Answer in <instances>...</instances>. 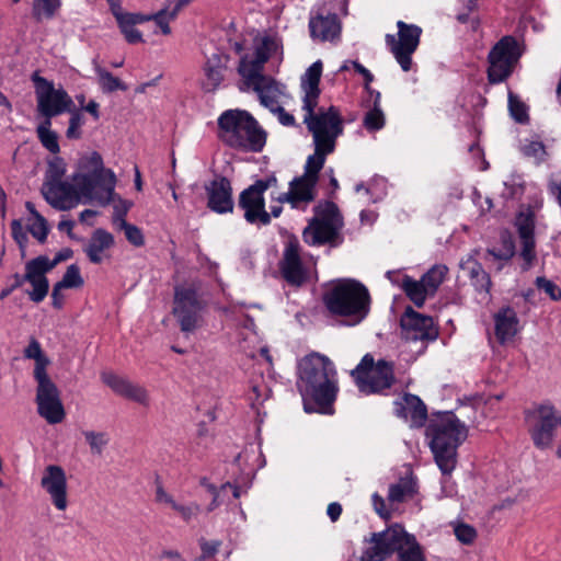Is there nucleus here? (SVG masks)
I'll return each mask as SVG.
<instances>
[{"mask_svg":"<svg viewBox=\"0 0 561 561\" xmlns=\"http://www.w3.org/2000/svg\"><path fill=\"white\" fill-rule=\"evenodd\" d=\"M79 172L72 175V183L66 181L44 182L42 194L45 201L57 210L71 209L79 196L96 201L106 206L115 201L116 178L105 169L102 156L93 151L79 160Z\"/></svg>","mask_w":561,"mask_h":561,"instance_id":"nucleus-1","label":"nucleus"},{"mask_svg":"<svg viewBox=\"0 0 561 561\" xmlns=\"http://www.w3.org/2000/svg\"><path fill=\"white\" fill-rule=\"evenodd\" d=\"M297 387L304 400L311 399L322 411L331 407L339 391L336 370L329 357L311 353L298 363Z\"/></svg>","mask_w":561,"mask_h":561,"instance_id":"nucleus-2","label":"nucleus"},{"mask_svg":"<svg viewBox=\"0 0 561 561\" xmlns=\"http://www.w3.org/2000/svg\"><path fill=\"white\" fill-rule=\"evenodd\" d=\"M434 460L443 474H450L457 463V450L468 437L467 426L451 411L438 412L425 431Z\"/></svg>","mask_w":561,"mask_h":561,"instance_id":"nucleus-3","label":"nucleus"},{"mask_svg":"<svg viewBox=\"0 0 561 561\" xmlns=\"http://www.w3.org/2000/svg\"><path fill=\"white\" fill-rule=\"evenodd\" d=\"M218 138L228 147L249 152H261L267 133L252 114L239 108H229L217 119Z\"/></svg>","mask_w":561,"mask_h":561,"instance_id":"nucleus-4","label":"nucleus"},{"mask_svg":"<svg viewBox=\"0 0 561 561\" xmlns=\"http://www.w3.org/2000/svg\"><path fill=\"white\" fill-rule=\"evenodd\" d=\"M323 305L332 317L343 318L345 325L360 323L369 313L370 295L358 280L342 279L322 297Z\"/></svg>","mask_w":561,"mask_h":561,"instance_id":"nucleus-5","label":"nucleus"},{"mask_svg":"<svg viewBox=\"0 0 561 561\" xmlns=\"http://www.w3.org/2000/svg\"><path fill=\"white\" fill-rule=\"evenodd\" d=\"M172 313L176 318L183 333H193L203 327V312L207 302L202 298L197 289L192 286H176L174 288Z\"/></svg>","mask_w":561,"mask_h":561,"instance_id":"nucleus-6","label":"nucleus"},{"mask_svg":"<svg viewBox=\"0 0 561 561\" xmlns=\"http://www.w3.org/2000/svg\"><path fill=\"white\" fill-rule=\"evenodd\" d=\"M526 421L530 422L528 433L538 449H548L552 446L558 426H561V414L550 401L536 404L534 409L525 411Z\"/></svg>","mask_w":561,"mask_h":561,"instance_id":"nucleus-7","label":"nucleus"},{"mask_svg":"<svg viewBox=\"0 0 561 561\" xmlns=\"http://www.w3.org/2000/svg\"><path fill=\"white\" fill-rule=\"evenodd\" d=\"M523 55L518 41L512 35L503 36L488 55V79L491 84L505 81L514 71Z\"/></svg>","mask_w":561,"mask_h":561,"instance_id":"nucleus-8","label":"nucleus"},{"mask_svg":"<svg viewBox=\"0 0 561 561\" xmlns=\"http://www.w3.org/2000/svg\"><path fill=\"white\" fill-rule=\"evenodd\" d=\"M415 539L402 525L393 524L383 531L371 534L369 542L373 546L364 551L360 561H385L394 552L399 554V551H403Z\"/></svg>","mask_w":561,"mask_h":561,"instance_id":"nucleus-9","label":"nucleus"},{"mask_svg":"<svg viewBox=\"0 0 561 561\" xmlns=\"http://www.w3.org/2000/svg\"><path fill=\"white\" fill-rule=\"evenodd\" d=\"M306 114L304 123L312 134L313 144L335 147L336 138L343 133V121L341 113L335 107H304Z\"/></svg>","mask_w":561,"mask_h":561,"instance_id":"nucleus-10","label":"nucleus"},{"mask_svg":"<svg viewBox=\"0 0 561 561\" xmlns=\"http://www.w3.org/2000/svg\"><path fill=\"white\" fill-rule=\"evenodd\" d=\"M398 38L394 35H386V44L393 54L403 71L412 68V55L417 49L422 28L415 24H407L403 21L397 23Z\"/></svg>","mask_w":561,"mask_h":561,"instance_id":"nucleus-11","label":"nucleus"},{"mask_svg":"<svg viewBox=\"0 0 561 561\" xmlns=\"http://www.w3.org/2000/svg\"><path fill=\"white\" fill-rule=\"evenodd\" d=\"M36 404L38 414L49 424H58L64 421L66 412L60 399V392L57 386L51 381L48 375L38 373Z\"/></svg>","mask_w":561,"mask_h":561,"instance_id":"nucleus-12","label":"nucleus"},{"mask_svg":"<svg viewBox=\"0 0 561 561\" xmlns=\"http://www.w3.org/2000/svg\"><path fill=\"white\" fill-rule=\"evenodd\" d=\"M401 339L405 341H435L438 337V329L430 316L422 314L412 307H407L400 318Z\"/></svg>","mask_w":561,"mask_h":561,"instance_id":"nucleus-13","label":"nucleus"},{"mask_svg":"<svg viewBox=\"0 0 561 561\" xmlns=\"http://www.w3.org/2000/svg\"><path fill=\"white\" fill-rule=\"evenodd\" d=\"M243 79L241 90H252L257 94L261 105H279L284 102L285 85L263 72L240 75Z\"/></svg>","mask_w":561,"mask_h":561,"instance_id":"nucleus-14","label":"nucleus"},{"mask_svg":"<svg viewBox=\"0 0 561 561\" xmlns=\"http://www.w3.org/2000/svg\"><path fill=\"white\" fill-rule=\"evenodd\" d=\"M514 226L516 227L522 243L520 257L524 260L523 270L527 271L536 259L535 227L536 216L531 207L518 211L515 216Z\"/></svg>","mask_w":561,"mask_h":561,"instance_id":"nucleus-15","label":"nucleus"},{"mask_svg":"<svg viewBox=\"0 0 561 561\" xmlns=\"http://www.w3.org/2000/svg\"><path fill=\"white\" fill-rule=\"evenodd\" d=\"M279 270L283 278L291 286L299 287L307 280V272L300 257L299 241L295 236H291L286 243Z\"/></svg>","mask_w":561,"mask_h":561,"instance_id":"nucleus-16","label":"nucleus"},{"mask_svg":"<svg viewBox=\"0 0 561 561\" xmlns=\"http://www.w3.org/2000/svg\"><path fill=\"white\" fill-rule=\"evenodd\" d=\"M253 42L254 58L249 59L244 56L240 59L238 68L240 75L263 72L265 62L282 48L279 41L271 35L256 36Z\"/></svg>","mask_w":561,"mask_h":561,"instance_id":"nucleus-17","label":"nucleus"},{"mask_svg":"<svg viewBox=\"0 0 561 561\" xmlns=\"http://www.w3.org/2000/svg\"><path fill=\"white\" fill-rule=\"evenodd\" d=\"M207 207L216 214L233 211L232 185L228 178L219 175L205 185Z\"/></svg>","mask_w":561,"mask_h":561,"instance_id":"nucleus-18","label":"nucleus"},{"mask_svg":"<svg viewBox=\"0 0 561 561\" xmlns=\"http://www.w3.org/2000/svg\"><path fill=\"white\" fill-rule=\"evenodd\" d=\"M343 224L327 222V220L310 219L302 231L304 241L309 245L330 244L336 247L341 243L340 229Z\"/></svg>","mask_w":561,"mask_h":561,"instance_id":"nucleus-19","label":"nucleus"},{"mask_svg":"<svg viewBox=\"0 0 561 561\" xmlns=\"http://www.w3.org/2000/svg\"><path fill=\"white\" fill-rule=\"evenodd\" d=\"M31 80L37 105H75L61 84L56 85L54 81L42 77L38 71L33 72Z\"/></svg>","mask_w":561,"mask_h":561,"instance_id":"nucleus-20","label":"nucleus"},{"mask_svg":"<svg viewBox=\"0 0 561 561\" xmlns=\"http://www.w3.org/2000/svg\"><path fill=\"white\" fill-rule=\"evenodd\" d=\"M42 488L50 495L53 504L59 511L67 507V479L65 470L57 465L46 467L41 480Z\"/></svg>","mask_w":561,"mask_h":561,"instance_id":"nucleus-21","label":"nucleus"},{"mask_svg":"<svg viewBox=\"0 0 561 561\" xmlns=\"http://www.w3.org/2000/svg\"><path fill=\"white\" fill-rule=\"evenodd\" d=\"M394 381L393 365L385 359H379L373 375L358 377V389L364 393H378L389 389Z\"/></svg>","mask_w":561,"mask_h":561,"instance_id":"nucleus-22","label":"nucleus"},{"mask_svg":"<svg viewBox=\"0 0 561 561\" xmlns=\"http://www.w3.org/2000/svg\"><path fill=\"white\" fill-rule=\"evenodd\" d=\"M44 121L37 126L36 134L43 147L49 152L56 154L59 152L60 147L58 144V136L50 129L51 118L64 113L65 110L71 107H37Z\"/></svg>","mask_w":561,"mask_h":561,"instance_id":"nucleus-23","label":"nucleus"},{"mask_svg":"<svg viewBox=\"0 0 561 561\" xmlns=\"http://www.w3.org/2000/svg\"><path fill=\"white\" fill-rule=\"evenodd\" d=\"M238 206L244 210V219L249 224H271V215L265 210L264 196H255L245 191L239 195Z\"/></svg>","mask_w":561,"mask_h":561,"instance_id":"nucleus-24","label":"nucleus"},{"mask_svg":"<svg viewBox=\"0 0 561 561\" xmlns=\"http://www.w3.org/2000/svg\"><path fill=\"white\" fill-rule=\"evenodd\" d=\"M228 61L229 56L222 53L213 54L207 58L204 66V79L201 83L203 91L214 92L220 85Z\"/></svg>","mask_w":561,"mask_h":561,"instance_id":"nucleus-25","label":"nucleus"},{"mask_svg":"<svg viewBox=\"0 0 561 561\" xmlns=\"http://www.w3.org/2000/svg\"><path fill=\"white\" fill-rule=\"evenodd\" d=\"M309 30L312 38L332 42L341 34V22L335 13H329L328 15L318 14L310 19Z\"/></svg>","mask_w":561,"mask_h":561,"instance_id":"nucleus-26","label":"nucleus"},{"mask_svg":"<svg viewBox=\"0 0 561 561\" xmlns=\"http://www.w3.org/2000/svg\"><path fill=\"white\" fill-rule=\"evenodd\" d=\"M396 414L399 417L411 419V426L422 427L427 420V408L416 394L405 393L403 403L396 402Z\"/></svg>","mask_w":561,"mask_h":561,"instance_id":"nucleus-27","label":"nucleus"},{"mask_svg":"<svg viewBox=\"0 0 561 561\" xmlns=\"http://www.w3.org/2000/svg\"><path fill=\"white\" fill-rule=\"evenodd\" d=\"M519 320L512 307H503L494 314L495 336L500 344H505L518 332Z\"/></svg>","mask_w":561,"mask_h":561,"instance_id":"nucleus-28","label":"nucleus"},{"mask_svg":"<svg viewBox=\"0 0 561 561\" xmlns=\"http://www.w3.org/2000/svg\"><path fill=\"white\" fill-rule=\"evenodd\" d=\"M322 73L321 60L314 61L301 77V89L305 93L304 105H318L319 83Z\"/></svg>","mask_w":561,"mask_h":561,"instance_id":"nucleus-29","label":"nucleus"},{"mask_svg":"<svg viewBox=\"0 0 561 561\" xmlns=\"http://www.w3.org/2000/svg\"><path fill=\"white\" fill-rule=\"evenodd\" d=\"M459 267L467 272L471 285L476 288L477 291H490L492 285L491 277L483 270L482 264L472 255H469L466 260L462 259L459 263Z\"/></svg>","mask_w":561,"mask_h":561,"instance_id":"nucleus-30","label":"nucleus"},{"mask_svg":"<svg viewBox=\"0 0 561 561\" xmlns=\"http://www.w3.org/2000/svg\"><path fill=\"white\" fill-rule=\"evenodd\" d=\"M334 148L335 147L314 144V153L307 158L305 173L300 176V180L306 181L310 179L318 182L319 173L325 163V158L334 151Z\"/></svg>","mask_w":561,"mask_h":561,"instance_id":"nucleus-31","label":"nucleus"},{"mask_svg":"<svg viewBox=\"0 0 561 561\" xmlns=\"http://www.w3.org/2000/svg\"><path fill=\"white\" fill-rule=\"evenodd\" d=\"M114 244V237L105 229L99 228L92 233L91 240L85 248L89 260L94 264L102 262L101 252L110 249Z\"/></svg>","mask_w":561,"mask_h":561,"instance_id":"nucleus-32","label":"nucleus"},{"mask_svg":"<svg viewBox=\"0 0 561 561\" xmlns=\"http://www.w3.org/2000/svg\"><path fill=\"white\" fill-rule=\"evenodd\" d=\"M318 182L312 181L310 179L302 181L300 176L295 178L289 183V188L294 193L297 204L300 203H310L316 198V185Z\"/></svg>","mask_w":561,"mask_h":561,"instance_id":"nucleus-33","label":"nucleus"},{"mask_svg":"<svg viewBox=\"0 0 561 561\" xmlns=\"http://www.w3.org/2000/svg\"><path fill=\"white\" fill-rule=\"evenodd\" d=\"M24 357L35 360V379H38V373L42 375H48L46 367L49 364V359L44 355L42 346L35 337H31L28 345L24 350Z\"/></svg>","mask_w":561,"mask_h":561,"instance_id":"nucleus-34","label":"nucleus"},{"mask_svg":"<svg viewBox=\"0 0 561 561\" xmlns=\"http://www.w3.org/2000/svg\"><path fill=\"white\" fill-rule=\"evenodd\" d=\"M402 289L413 304L421 308L424 306L426 295L428 294L425 289V285L420 280L413 279L409 275H404L402 280Z\"/></svg>","mask_w":561,"mask_h":561,"instance_id":"nucleus-35","label":"nucleus"},{"mask_svg":"<svg viewBox=\"0 0 561 561\" xmlns=\"http://www.w3.org/2000/svg\"><path fill=\"white\" fill-rule=\"evenodd\" d=\"M415 493L413 478H401L398 483L390 484L388 500L391 503H402L407 496L412 497Z\"/></svg>","mask_w":561,"mask_h":561,"instance_id":"nucleus-36","label":"nucleus"},{"mask_svg":"<svg viewBox=\"0 0 561 561\" xmlns=\"http://www.w3.org/2000/svg\"><path fill=\"white\" fill-rule=\"evenodd\" d=\"M501 248L488 249V254L495 260L510 261L515 255V241L508 230H503L500 234Z\"/></svg>","mask_w":561,"mask_h":561,"instance_id":"nucleus-37","label":"nucleus"},{"mask_svg":"<svg viewBox=\"0 0 561 561\" xmlns=\"http://www.w3.org/2000/svg\"><path fill=\"white\" fill-rule=\"evenodd\" d=\"M313 211L314 217L312 219L343 224L337 205L331 201L320 202L314 206Z\"/></svg>","mask_w":561,"mask_h":561,"instance_id":"nucleus-38","label":"nucleus"},{"mask_svg":"<svg viewBox=\"0 0 561 561\" xmlns=\"http://www.w3.org/2000/svg\"><path fill=\"white\" fill-rule=\"evenodd\" d=\"M448 268L445 265H435L430 268L421 278L428 294H434L445 279Z\"/></svg>","mask_w":561,"mask_h":561,"instance_id":"nucleus-39","label":"nucleus"},{"mask_svg":"<svg viewBox=\"0 0 561 561\" xmlns=\"http://www.w3.org/2000/svg\"><path fill=\"white\" fill-rule=\"evenodd\" d=\"M64 112L70 114L66 137L68 139H80L82 136L80 128L85 124L84 113L79 107H71V110H65Z\"/></svg>","mask_w":561,"mask_h":561,"instance_id":"nucleus-40","label":"nucleus"},{"mask_svg":"<svg viewBox=\"0 0 561 561\" xmlns=\"http://www.w3.org/2000/svg\"><path fill=\"white\" fill-rule=\"evenodd\" d=\"M520 152L526 158H533L536 164L547 161L548 152L546 146L541 141H529L520 147Z\"/></svg>","mask_w":561,"mask_h":561,"instance_id":"nucleus-41","label":"nucleus"},{"mask_svg":"<svg viewBox=\"0 0 561 561\" xmlns=\"http://www.w3.org/2000/svg\"><path fill=\"white\" fill-rule=\"evenodd\" d=\"M102 381L108 386L116 394L126 397L131 382L128 379L122 378L113 373H102Z\"/></svg>","mask_w":561,"mask_h":561,"instance_id":"nucleus-42","label":"nucleus"},{"mask_svg":"<svg viewBox=\"0 0 561 561\" xmlns=\"http://www.w3.org/2000/svg\"><path fill=\"white\" fill-rule=\"evenodd\" d=\"M96 75L99 84L106 92H113L115 90H126L127 87L117 77H114L110 71L98 67Z\"/></svg>","mask_w":561,"mask_h":561,"instance_id":"nucleus-43","label":"nucleus"},{"mask_svg":"<svg viewBox=\"0 0 561 561\" xmlns=\"http://www.w3.org/2000/svg\"><path fill=\"white\" fill-rule=\"evenodd\" d=\"M65 289L80 288L83 286L84 280L80 273V267L77 264H71L67 267L62 278L57 282Z\"/></svg>","mask_w":561,"mask_h":561,"instance_id":"nucleus-44","label":"nucleus"},{"mask_svg":"<svg viewBox=\"0 0 561 561\" xmlns=\"http://www.w3.org/2000/svg\"><path fill=\"white\" fill-rule=\"evenodd\" d=\"M60 5V0H34L33 15L37 20L41 19L42 14L47 19H51Z\"/></svg>","mask_w":561,"mask_h":561,"instance_id":"nucleus-45","label":"nucleus"},{"mask_svg":"<svg viewBox=\"0 0 561 561\" xmlns=\"http://www.w3.org/2000/svg\"><path fill=\"white\" fill-rule=\"evenodd\" d=\"M66 173V163L61 157L55 156L48 161L44 182L62 181Z\"/></svg>","mask_w":561,"mask_h":561,"instance_id":"nucleus-46","label":"nucleus"},{"mask_svg":"<svg viewBox=\"0 0 561 561\" xmlns=\"http://www.w3.org/2000/svg\"><path fill=\"white\" fill-rule=\"evenodd\" d=\"M365 128L369 131H376L383 127L385 125V115L380 107H370V110L365 114L364 122Z\"/></svg>","mask_w":561,"mask_h":561,"instance_id":"nucleus-47","label":"nucleus"},{"mask_svg":"<svg viewBox=\"0 0 561 561\" xmlns=\"http://www.w3.org/2000/svg\"><path fill=\"white\" fill-rule=\"evenodd\" d=\"M119 228L124 230L127 241L134 247L139 248L145 244L144 233L137 226L127 222L125 219H122V222H119Z\"/></svg>","mask_w":561,"mask_h":561,"instance_id":"nucleus-48","label":"nucleus"},{"mask_svg":"<svg viewBox=\"0 0 561 561\" xmlns=\"http://www.w3.org/2000/svg\"><path fill=\"white\" fill-rule=\"evenodd\" d=\"M32 285V290L27 291V296L30 300H32L35 304L42 302L48 291H49V280L48 278L38 279V280H26Z\"/></svg>","mask_w":561,"mask_h":561,"instance_id":"nucleus-49","label":"nucleus"},{"mask_svg":"<svg viewBox=\"0 0 561 561\" xmlns=\"http://www.w3.org/2000/svg\"><path fill=\"white\" fill-rule=\"evenodd\" d=\"M128 19L125 15L117 16L118 27L128 44L144 42L141 33L135 28V25L127 24Z\"/></svg>","mask_w":561,"mask_h":561,"instance_id":"nucleus-50","label":"nucleus"},{"mask_svg":"<svg viewBox=\"0 0 561 561\" xmlns=\"http://www.w3.org/2000/svg\"><path fill=\"white\" fill-rule=\"evenodd\" d=\"M353 66H354V68L356 70V72L360 73L364 77L365 88H366V90H367V92L369 94L368 102L373 103L371 105H379L380 93L378 91L371 90L369 88V84L374 80L373 73L368 69H366L362 64H359L358 61H353Z\"/></svg>","mask_w":561,"mask_h":561,"instance_id":"nucleus-51","label":"nucleus"},{"mask_svg":"<svg viewBox=\"0 0 561 561\" xmlns=\"http://www.w3.org/2000/svg\"><path fill=\"white\" fill-rule=\"evenodd\" d=\"M11 234L13 240L16 242L20 251L21 256H25V251L28 242L27 233L24 231L22 226V219H13L11 221Z\"/></svg>","mask_w":561,"mask_h":561,"instance_id":"nucleus-52","label":"nucleus"},{"mask_svg":"<svg viewBox=\"0 0 561 561\" xmlns=\"http://www.w3.org/2000/svg\"><path fill=\"white\" fill-rule=\"evenodd\" d=\"M398 561H426L423 548L416 539L403 551H399Z\"/></svg>","mask_w":561,"mask_h":561,"instance_id":"nucleus-53","label":"nucleus"},{"mask_svg":"<svg viewBox=\"0 0 561 561\" xmlns=\"http://www.w3.org/2000/svg\"><path fill=\"white\" fill-rule=\"evenodd\" d=\"M87 443L90 445L91 451L100 455L103 447L107 445V435L103 432L85 431L83 432Z\"/></svg>","mask_w":561,"mask_h":561,"instance_id":"nucleus-54","label":"nucleus"},{"mask_svg":"<svg viewBox=\"0 0 561 561\" xmlns=\"http://www.w3.org/2000/svg\"><path fill=\"white\" fill-rule=\"evenodd\" d=\"M535 285L538 289L543 290L551 300H561V288L552 280L546 278L545 276H538L535 280Z\"/></svg>","mask_w":561,"mask_h":561,"instance_id":"nucleus-55","label":"nucleus"},{"mask_svg":"<svg viewBox=\"0 0 561 561\" xmlns=\"http://www.w3.org/2000/svg\"><path fill=\"white\" fill-rule=\"evenodd\" d=\"M46 272L43 266L39 264L36 257L30 260L25 264V274L21 275L23 280H38L44 279L46 277Z\"/></svg>","mask_w":561,"mask_h":561,"instance_id":"nucleus-56","label":"nucleus"},{"mask_svg":"<svg viewBox=\"0 0 561 561\" xmlns=\"http://www.w3.org/2000/svg\"><path fill=\"white\" fill-rule=\"evenodd\" d=\"M456 538L463 545H471L477 538V530L473 526L465 523L458 524L454 529Z\"/></svg>","mask_w":561,"mask_h":561,"instance_id":"nucleus-57","label":"nucleus"},{"mask_svg":"<svg viewBox=\"0 0 561 561\" xmlns=\"http://www.w3.org/2000/svg\"><path fill=\"white\" fill-rule=\"evenodd\" d=\"M374 365V357L370 354L364 355L360 363L352 371V376L355 377L356 382L358 381V377H367L371 373Z\"/></svg>","mask_w":561,"mask_h":561,"instance_id":"nucleus-58","label":"nucleus"},{"mask_svg":"<svg viewBox=\"0 0 561 561\" xmlns=\"http://www.w3.org/2000/svg\"><path fill=\"white\" fill-rule=\"evenodd\" d=\"M26 229L39 243L46 242L49 233V226L46 219L44 221H36L33 225H28Z\"/></svg>","mask_w":561,"mask_h":561,"instance_id":"nucleus-59","label":"nucleus"},{"mask_svg":"<svg viewBox=\"0 0 561 561\" xmlns=\"http://www.w3.org/2000/svg\"><path fill=\"white\" fill-rule=\"evenodd\" d=\"M171 507L176 511L185 522L191 520L192 517L196 516L201 512V506L196 503L181 505L176 502H172Z\"/></svg>","mask_w":561,"mask_h":561,"instance_id":"nucleus-60","label":"nucleus"},{"mask_svg":"<svg viewBox=\"0 0 561 561\" xmlns=\"http://www.w3.org/2000/svg\"><path fill=\"white\" fill-rule=\"evenodd\" d=\"M125 398L142 405H148V392L144 387L139 385L131 382V386L129 387Z\"/></svg>","mask_w":561,"mask_h":561,"instance_id":"nucleus-61","label":"nucleus"},{"mask_svg":"<svg viewBox=\"0 0 561 561\" xmlns=\"http://www.w3.org/2000/svg\"><path fill=\"white\" fill-rule=\"evenodd\" d=\"M125 398L142 405H148V392L144 387L139 385L131 382V386L129 387Z\"/></svg>","mask_w":561,"mask_h":561,"instance_id":"nucleus-62","label":"nucleus"},{"mask_svg":"<svg viewBox=\"0 0 561 561\" xmlns=\"http://www.w3.org/2000/svg\"><path fill=\"white\" fill-rule=\"evenodd\" d=\"M151 21H154L156 24L160 27L163 35L171 34V27L169 22L172 19H169L168 8H162L157 13L151 14Z\"/></svg>","mask_w":561,"mask_h":561,"instance_id":"nucleus-63","label":"nucleus"},{"mask_svg":"<svg viewBox=\"0 0 561 561\" xmlns=\"http://www.w3.org/2000/svg\"><path fill=\"white\" fill-rule=\"evenodd\" d=\"M272 113L277 117L278 122L283 126L294 127L296 126V119L293 114L285 111V107H270Z\"/></svg>","mask_w":561,"mask_h":561,"instance_id":"nucleus-64","label":"nucleus"}]
</instances>
